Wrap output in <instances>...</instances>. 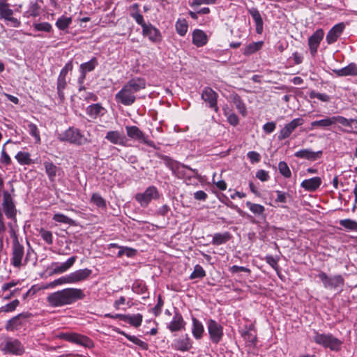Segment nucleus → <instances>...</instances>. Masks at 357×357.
<instances>
[{"label":"nucleus","instance_id":"1","mask_svg":"<svg viewBox=\"0 0 357 357\" xmlns=\"http://www.w3.org/2000/svg\"><path fill=\"white\" fill-rule=\"evenodd\" d=\"M85 296L84 291L81 289L66 288L50 294L47 297V301L51 307H57L71 305L84 299Z\"/></svg>","mask_w":357,"mask_h":357},{"label":"nucleus","instance_id":"2","mask_svg":"<svg viewBox=\"0 0 357 357\" xmlns=\"http://www.w3.org/2000/svg\"><path fill=\"white\" fill-rule=\"evenodd\" d=\"M146 80L143 77L130 79L115 95V100L125 106L132 105L136 100L135 93L146 88Z\"/></svg>","mask_w":357,"mask_h":357},{"label":"nucleus","instance_id":"3","mask_svg":"<svg viewBox=\"0 0 357 357\" xmlns=\"http://www.w3.org/2000/svg\"><path fill=\"white\" fill-rule=\"evenodd\" d=\"M0 351L4 354L21 356L25 353L26 349L19 339L7 336L0 344Z\"/></svg>","mask_w":357,"mask_h":357},{"label":"nucleus","instance_id":"4","mask_svg":"<svg viewBox=\"0 0 357 357\" xmlns=\"http://www.w3.org/2000/svg\"><path fill=\"white\" fill-rule=\"evenodd\" d=\"M312 340L316 344L333 351H340L342 344V342L332 334L320 333L317 331H314Z\"/></svg>","mask_w":357,"mask_h":357},{"label":"nucleus","instance_id":"5","mask_svg":"<svg viewBox=\"0 0 357 357\" xmlns=\"http://www.w3.org/2000/svg\"><path fill=\"white\" fill-rule=\"evenodd\" d=\"M60 142H69L77 146L89 143L91 141L88 139L78 128L70 127L58 136Z\"/></svg>","mask_w":357,"mask_h":357},{"label":"nucleus","instance_id":"6","mask_svg":"<svg viewBox=\"0 0 357 357\" xmlns=\"http://www.w3.org/2000/svg\"><path fill=\"white\" fill-rule=\"evenodd\" d=\"M31 317H32V314L29 312L20 313L6 321L4 326L5 329L9 332L24 331Z\"/></svg>","mask_w":357,"mask_h":357},{"label":"nucleus","instance_id":"7","mask_svg":"<svg viewBox=\"0 0 357 357\" xmlns=\"http://www.w3.org/2000/svg\"><path fill=\"white\" fill-rule=\"evenodd\" d=\"M27 257L24 256V247L20 243L17 244H12L11 245V257L10 259V265L17 268L27 264Z\"/></svg>","mask_w":357,"mask_h":357},{"label":"nucleus","instance_id":"8","mask_svg":"<svg viewBox=\"0 0 357 357\" xmlns=\"http://www.w3.org/2000/svg\"><path fill=\"white\" fill-rule=\"evenodd\" d=\"M125 128L128 137L146 144L150 147L157 149L155 142L150 140L149 137L146 135L138 127L135 126H126Z\"/></svg>","mask_w":357,"mask_h":357},{"label":"nucleus","instance_id":"9","mask_svg":"<svg viewBox=\"0 0 357 357\" xmlns=\"http://www.w3.org/2000/svg\"><path fill=\"white\" fill-rule=\"evenodd\" d=\"M317 277L322 282L323 286L327 289H335L344 284V278L341 275H328L324 272L319 273Z\"/></svg>","mask_w":357,"mask_h":357},{"label":"nucleus","instance_id":"10","mask_svg":"<svg viewBox=\"0 0 357 357\" xmlns=\"http://www.w3.org/2000/svg\"><path fill=\"white\" fill-rule=\"evenodd\" d=\"M159 197V192L156 187L151 185L148 187L144 192H139L135 195V200L142 207H146L152 199H156Z\"/></svg>","mask_w":357,"mask_h":357},{"label":"nucleus","instance_id":"11","mask_svg":"<svg viewBox=\"0 0 357 357\" xmlns=\"http://www.w3.org/2000/svg\"><path fill=\"white\" fill-rule=\"evenodd\" d=\"M2 206L6 216L16 222L17 209L10 193L6 190L3 192Z\"/></svg>","mask_w":357,"mask_h":357},{"label":"nucleus","instance_id":"12","mask_svg":"<svg viewBox=\"0 0 357 357\" xmlns=\"http://www.w3.org/2000/svg\"><path fill=\"white\" fill-rule=\"evenodd\" d=\"M207 328L212 342L219 343L223 336V327L216 321L210 319L207 321Z\"/></svg>","mask_w":357,"mask_h":357},{"label":"nucleus","instance_id":"13","mask_svg":"<svg viewBox=\"0 0 357 357\" xmlns=\"http://www.w3.org/2000/svg\"><path fill=\"white\" fill-rule=\"evenodd\" d=\"M202 99L206 103L208 107L213 109L215 112H218V94L211 87H204L201 94Z\"/></svg>","mask_w":357,"mask_h":357},{"label":"nucleus","instance_id":"14","mask_svg":"<svg viewBox=\"0 0 357 357\" xmlns=\"http://www.w3.org/2000/svg\"><path fill=\"white\" fill-rule=\"evenodd\" d=\"M155 156L157 158L162 160L165 165H166V167H168L169 169H171L172 171L173 174H176V172H179L181 167L188 169L190 171L196 172V169H193L188 165L181 164L180 162L172 159L169 156L162 155L160 153H156Z\"/></svg>","mask_w":357,"mask_h":357},{"label":"nucleus","instance_id":"15","mask_svg":"<svg viewBox=\"0 0 357 357\" xmlns=\"http://www.w3.org/2000/svg\"><path fill=\"white\" fill-rule=\"evenodd\" d=\"M59 337L70 342L76 343L88 347L92 344L91 340L89 337L77 333H62L60 334Z\"/></svg>","mask_w":357,"mask_h":357},{"label":"nucleus","instance_id":"16","mask_svg":"<svg viewBox=\"0 0 357 357\" xmlns=\"http://www.w3.org/2000/svg\"><path fill=\"white\" fill-rule=\"evenodd\" d=\"M98 65V62L96 57H93L90 61L82 63L79 66L80 75L77 79L78 84H84L86 74L94 70Z\"/></svg>","mask_w":357,"mask_h":357},{"label":"nucleus","instance_id":"17","mask_svg":"<svg viewBox=\"0 0 357 357\" xmlns=\"http://www.w3.org/2000/svg\"><path fill=\"white\" fill-rule=\"evenodd\" d=\"M142 35L154 43H160L162 40V34L160 30L151 23L146 24L142 28Z\"/></svg>","mask_w":357,"mask_h":357},{"label":"nucleus","instance_id":"18","mask_svg":"<svg viewBox=\"0 0 357 357\" xmlns=\"http://www.w3.org/2000/svg\"><path fill=\"white\" fill-rule=\"evenodd\" d=\"M172 347L176 351H187L192 347V341L188 334H185L174 340Z\"/></svg>","mask_w":357,"mask_h":357},{"label":"nucleus","instance_id":"19","mask_svg":"<svg viewBox=\"0 0 357 357\" xmlns=\"http://www.w3.org/2000/svg\"><path fill=\"white\" fill-rule=\"evenodd\" d=\"M185 321L179 311L175 309L172 320L167 325V328L171 332H178L185 329Z\"/></svg>","mask_w":357,"mask_h":357},{"label":"nucleus","instance_id":"20","mask_svg":"<svg viewBox=\"0 0 357 357\" xmlns=\"http://www.w3.org/2000/svg\"><path fill=\"white\" fill-rule=\"evenodd\" d=\"M92 273L89 268L79 269L67 275L70 284H75L86 280Z\"/></svg>","mask_w":357,"mask_h":357},{"label":"nucleus","instance_id":"21","mask_svg":"<svg viewBox=\"0 0 357 357\" xmlns=\"http://www.w3.org/2000/svg\"><path fill=\"white\" fill-rule=\"evenodd\" d=\"M105 139L113 144L126 146L127 139L124 134L119 130H109L106 133Z\"/></svg>","mask_w":357,"mask_h":357},{"label":"nucleus","instance_id":"22","mask_svg":"<svg viewBox=\"0 0 357 357\" xmlns=\"http://www.w3.org/2000/svg\"><path fill=\"white\" fill-rule=\"evenodd\" d=\"M324 35V31L322 29H318L310 37L308 45L312 54H314L317 52Z\"/></svg>","mask_w":357,"mask_h":357},{"label":"nucleus","instance_id":"23","mask_svg":"<svg viewBox=\"0 0 357 357\" xmlns=\"http://www.w3.org/2000/svg\"><path fill=\"white\" fill-rule=\"evenodd\" d=\"M76 259H77V257L73 256V257L68 258L66 262L62 263L61 264H59L56 262L53 263L52 265L56 266L52 270L50 275H54V274H61V273H63L67 271L68 269H70L73 266V264L76 261Z\"/></svg>","mask_w":357,"mask_h":357},{"label":"nucleus","instance_id":"24","mask_svg":"<svg viewBox=\"0 0 357 357\" xmlns=\"http://www.w3.org/2000/svg\"><path fill=\"white\" fill-rule=\"evenodd\" d=\"M344 29L343 23H339L332 27L326 36V41L328 44L335 43L342 34Z\"/></svg>","mask_w":357,"mask_h":357},{"label":"nucleus","instance_id":"25","mask_svg":"<svg viewBox=\"0 0 357 357\" xmlns=\"http://www.w3.org/2000/svg\"><path fill=\"white\" fill-rule=\"evenodd\" d=\"M321 183V178L319 176H315L309 179L303 180L301 185L307 191L314 192L320 187Z\"/></svg>","mask_w":357,"mask_h":357},{"label":"nucleus","instance_id":"26","mask_svg":"<svg viewBox=\"0 0 357 357\" xmlns=\"http://www.w3.org/2000/svg\"><path fill=\"white\" fill-rule=\"evenodd\" d=\"M86 114L93 119H96L98 117L102 116L106 109L100 103L90 105L86 107Z\"/></svg>","mask_w":357,"mask_h":357},{"label":"nucleus","instance_id":"27","mask_svg":"<svg viewBox=\"0 0 357 357\" xmlns=\"http://www.w3.org/2000/svg\"><path fill=\"white\" fill-rule=\"evenodd\" d=\"M208 42V36L204 31L195 29L192 32V43L197 47L204 46Z\"/></svg>","mask_w":357,"mask_h":357},{"label":"nucleus","instance_id":"28","mask_svg":"<svg viewBox=\"0 0 357 357\" xmlns=\"http://www.w3.org/2000/svg\"><path fill=\"white\" fill-rule=\"evenodd\" d=\"M43 166L49 180L51 182H54L56 179L57 172L60 170V168L50 160L45 161L43 162Z\"/></svg>","mask_w":357,"mask_h":357},{"label":"nucleus","instance_id":"29","mask_svg":"<svg viewBox=\"0 0 357 357\" xmlns=\"http://www.w3.org/2000/svg\"><path fill=\"white\" fill-rule=\"evenodd\" d=\"M248 13L250 14L255 22L256 32L261 34L263 31L264 22L260 13L256 8L249 9Z\"/></svg>","mask_w":357,"mask_h":357},{"label":"nucleus","instance_id":"30","mask_svg":"<svg viewBox=\"0 0 357 357\" xmlns=\"http://www.w3.org/2000/svg\"><path fill=\"white\" fill-rule=\"evenodd\" d=\"M192 333L196 340H200L204 333V327L202 323L195 317L192 318Z\"/></svg>","mask_w":357,"mask_h":357},{"label":"nucleus","instance_id":"31","mask_svg":"<svg viewBox=\"0 0 357 357\" xmlns=\"http://www.w3.org/2000/svg\"><path fill=\"white\" fill-rule=\"evenodd\" d=\"M231 237L232 236L229 231L215 233L213 236L211 243L213 245H220L228 242Z\"/></svg>","mask_w":357,"mask_h":357},{"label":"nucleus","instance_id":"32","mask_svg":"<svg viewBox=\"0 0 357 357\" xmlns=\"http://www.w3.org/2000/svg\"><path fill=\"white\" fill-rule=\"evenodd\" d=\"M321 153V151L314 152L310 149H302L294 153L296 157L307 159L310 160H316Z\"/></svg>","mask_w":357,"mask_h":357},{"label":"nucleus","instance_id":"33","mask_svg":"<svg viewBox=\"0 0 357 357\" xmlns=\"http://www.w3.org/2000/svg\"><path fill=\"white\" fill-rule=\"evenodd\" d=\"M333 124L340 123L351 129L357 128V120L354 119H347L342 116H333Z\"/></svg>","mask_w":357,"mask_h":357},{"label":"nucleus","instance_id":"34","mask_svg":"<svg viewBox=\"0 0 357 357\" xmlns=\"http://www.w3.org/2000/svg\"><path fill=\"white\" fill-rule=\"evenodd\" d=\"M333 72L337 76L356 75H357V68L354 63H350L340 69L334 70Z\"/></svg>","mask_w":357,"mask_h":357},{"label":"nucleus","instance_id":"35","mask_svg":"<svg viewBox=\"0 0 357 357\" xmlns=\"http://www.w3.org/2000/svg\"><path fill=\"white\" fill-rule=\"evenodd\" d=\"M143 321L142 314L137 313L135 314H125L123 321L130 326L137 328L141 326Z\"/></svg>","mask_w":357,"mask_h":357},{"label":"nucleus","instance_id":"36","mask_svg":"<svg viewBox=\"0 0 357 357\" xmlns=\"http://www.w3.org/2000/svg\"><path fill=\"white\" fill-rule=\"evenodd\" d=\"M43 3V0H36L34 1H31L29 6L28 10L26 11L28 16L34 17L39 16L41 10L40 4Z\"/></svg>","mask_w":357,"mask_h":357},{"label":"nucleus","instance_id":"37","mask_svg":"<svg viewBox=\"0 0 357 357\" xmlns=\"http://www.w3.org/2000/svg\"><path fill=\"white\" fill-rule=\"evenodd\" d=\"M117 331V333L119 334H121V335L125 336L128 340H130V342H132L135 344L139 346L142 349H144V350L148 349V348H149L148 344L146 342L141 340L140 339H139L136 336L128 334L126 332H124L123 331H121L119 329L118 331Z\"/></svg>","mask_w":357,"mask_h":357},{"label":"nucleus","instance_id":"38","mask_svg":"<svg viewBox=\"0 0 357 357\" xmlns=\"http://www.w3.org/2000/svg\"><path fill=\"white\" fill-rule=\"evenodd\" d=\"M10 15H14V11L11 9V5L8 2V0H0V20Z\"/></svg>","mask_w":357,"mask_h":357},{"label":"nucleus","instance_id":"39","mask_svg":"<svg viewBox=\"0 0 357 357\" xmlns=\"http://www.w3.org/2000/svg\"><path fill=\"white\" fill-rule=\"evenodd\" d=\"M73 22L71 17L62 15L56 22V26L61 31H66Z\"/></svg>","mask_w":357,"mask_h":357},{"label":"nucleus","instance_id":"40","mask_svg":"<svg viewBox=\"0 0 357 357\" xmlns=\"http://www.w3.org/2000/svg\"><path fill=\"white\" fill-rule=\"evenodd\" d=\"M31 155L28 152L19 151L15 156L17 162L22 165H29L33 163V161L30 158Z\"/></svg>","mask_w":357,"mask_h":357},{"label":"nucleus","instance_id":"41","mask_svg":"<svg viewBox=\"0 0 357 357\" xmlns=\"http://www.w3.org/2000/svg\"><path fill=\"white\" fill-rule=\"evenodd\" d=\"M232 102L235 105L236 109L243 115L245 116L247 111L246 107L241 98L238 94H234L231 96Z\"/></svg>","mask_w":357,"mask_h":357},{"label":"nucleus","instance_id":"42","mask_svg":"<svg viewBox=\"0 0 357 357\" xmlns=\"http://www.w3.org/2000/svg\"><path fill=\"white\" fill-rule=\"evenodd\" d=\"M67 86V80L66 78L58 77L56 82V90L59 99L61 102H63L65 100V95L63 93V90Z\"/></svg>","mask_w":357,"mask_h":357},{"label":"nucleus","instance_id":"43","mask_svg":"<svg viewBox=\"0 0 357 357\" xmlns=\"http://www.w3.org/2000/svg\"><path fill=\"white\" fill-rule=\"evenodd\" d=\"M263 46V42H254L246 45L243 50V54L248 56L259 51Z\"/></svg>","mask_w":357,"mask_h":357},{"label":"nucleus","instance_id":"44","mask_svg":"<svg viewBox=\"0 0 357 357\" xmlns=\"http://www.w3.org/2000/svg\"><path fill=\"white\" fill-rule=\"evenodd\" d=\"M33 30L36 31H43L50 33L52 31V26L49 22H34L33 24Z\"/></svg>","mask_w":357,"mask_h":357},{"label":"nucleus","instance_id":"45","mask_svg":"<svg viewBox=\"0 0 357 357\" xmlns=\"http://www.w3.org/2000/svg\"><path fill=\"white\" fill-rule=\"evenodd\" d=\"M333 125V117H326L325 119L319 120V121H314L311 123V126L313 128L315 127H322V128H326L329 127Z\"/></svg>","mask_w":357,"mask_h":357},{"label":"nucleus","instance_id":"46","mask_svg":"<svg viewBox=\"0 0 357 357\" xmlns=\"http://www.w3.org/2000/svg\"><path fill=\"white\" fill-rule=\"evenodd\" d=\"M242 336L243 339L248 343L252 345H255L257 341V335L255 331H253L251 328H250L246 331H244L242 333Z\"/></svg>","mask_w":357,"mask_h":357},{"label":"nucleus","instance_id":"47","mask_svg":"<svg viewBox=\"0 0 357 357\" xmlns=\"http://www.w3.org/2000/svg\"><path fill=\"white\" fill-rule=\"evenodd\" d=\"M1 20H3L5 24L8 26L18 28L21 26V21L20 19L14 17V15H7Z\"/></svg>","mask_w":357,"mask_h":357},{"label":"nucleus","instance_id":"48","mask_svg":"<svg viewBox=\"0 0 357 357\" xmlns=\"http://www.w3.org/2000/svg\"><path fill=\"white\" fill-rule=\"evenodd\" d=\"M188 29V25L185 20H178L176 22V30L178 35L184 36Z\"/></svg>","mask_w":357,"mask_h":357},{"label":"nucleus","instance_id":"49","mask_svg":"<svg viewBox=\"0 0 357 357\" xmlns=\"http://www.w3.org/2000/svg\"><path fill=\"white\" fill-rule=\"evenodd\" d=\"M246 206L255 215H262L265 211L264 206L258 204H254L249 201L246 202Z\"/></svg>","mask_w":357,"mask_h":357},{"label":"nucleus","instance_id":"50","mask_svg":"<svg viewBox=\"0 0 357 357\" xmlns=\"http://www.w3.org/2000/svg\"><path fill=\"white\" fill-rule=\"evenodd\" d=\"M40 236L43 238V240L49 245L53 243V235L52 231L45 229L44 228H40L38 229Z\"/></svg>","mask_w":357,"mask_h":357},{"label":"nucleus","instance_id":"51","mask_svg":"<svg viewBox=\"0 0 357 357\" xmlns=\"http://www.w3.org/2000/svg\"><path fill=\"white\" fill-rule=\"evenodd\" d=\"M91 201L98 208H105L107 207L106 201L98 193H93Z\"/></svg>","mask_w":357,"mask_h":357},{"label":"nucleus","instance_id":"52","mask_svg":"<svg viewBox=\"0 0 357 357\" xmlns=\"http://www.w3.org/2000/svg\"><path fill=\"white\" fill-rule=\"evenodd\" d=\"M27 130L29 133L34 137L36 142H40V136L37 126L33 123H29L27 125Z\"/></svg>","mask_w":357,"mask_h":357},{"label":"nucleus","instance_id":"53","mask_svg":"<svg viewBox=\"0 0 357 357\" xmlns=\"http://www.w3.org/2000/svg\"><path fill=\"white\" fill-rule=\"evenodd\" d=\"M206 276V271L202 268V266L197 264L195 268L194 271L190 275V279L194 280L197 278H203Z\"/></svg>","mask_w":357,"mask_h":357},{"label":"nucleus","instance_id":"54","mask_svg":"<svg viewBox=\"0 0 357 357\" xmlns=\"http://www.w3.org/2000/svg\"><path fill=\"white\" fill-rule=\"evenodd\" d=\"M340 224L348 230L357 231V222L354 220L351 219L341 220Z\"/></svg>","mask_w":357,"mask_h":357},{"label":"nucleus","instance_id":"55","mask_svg":"<svg viewBox=\"0 0 357 357\" xmlns=\"http://www.w3.org/2000/svg\"><path fill=\"white\" fill-rule=\"evenodd\" d=\"M132 290L136 294H144L147 288L143 282H135L132 286Z\"/></svg>","mask_w":357,"mask_h":357},{"label":"nucleus","instance_id":"56","mask_svg":"<svg viewBox=\"0 0 357 357\" xmlns=\"http://www.w3.org/2000/svg\"><path fill=\"white\" fill-rule=\"evenodd\" d=\"M55 222L65 223L68 225H73L74 221L68 218V216L62 213H56L54 215L52 218Z\"/></svg>","mask_w":357,"mask_h":357},{"label":"nucleus","instance_id":"57","mask_svg":"<svg viewBox=\"0 0 357 357\" xmlns=\"http://www.w3.org/2000/svg\"><path fill=\"white\" fill-rule=\"evenodd\" d=\"M19 304L20 301L17 299H15L12 302L7 303L6 305L0 307V312H11L16 309Z\"/></svg>","mask_w":357,"mask_h":357},{"label":"nucleus","instance_id":"58","mask_svg":"<svg viewBox=\"0 0 357 357\" xmlns=\"http://www.w3.org/2000/svg\"><path fill=\"white\" fill-rule=\"evenodd\" d=\"M63 284H70L68 278V275H65L63 277H61L51 282H50L47 286L46 288H54L56 286L61 285Z\"/></svg>","mask_w":357,"mask_h":357},{"label":"nucleus","instance_id":"59","mask_svg":"<svg viewBox=\"0 0 357 357\" xmlns=\"http://www.w3.org/2000/svg\"><path fill=\"white\" fill-rule=\"evenodd\" d=\"M278 169L280 174L283 175L284 177H290V170L287 164L285 162H280L278 164Z\"/></svg>","mask_w":357,"mask_h":357},{"label":"nucleus","instance_id":"60","mask_svg":"<svg viewBox=\"0 0 357 357\" xmlns=\"http://www.w3.org/2000/svg\"><path fill=\"white\" fill-rule=\"evenodd\" d=\"M73 65L72 61H68L66 63L63 68L61 70L58 77L66 78L69 72L73 70Z\"/></svg>","mask_w":357,"mask_h":357},{"label":"nucleus","instance_id":"61","mask_svg":"<svg viewBox=\"0 0 357 357\" xmlns=\"http://www.w3.org/2000/svg\"><path fill=\"white\" fill-rule=\"evenodd\" d=\"M130 16L135 20V22L138 24H139L142 26V28H143L146 24H147L144 20L143 15L140 14L137 10L136 12L131 13Z\"/></svg>","mask_w":357,"mask_h":357},{"label":"nucleus","instance_id":"62","mask_svg":"<svg viewBox=\"0 0 357 357\" xmlns=\"http://www.w3.org/2000/svg\"><path fill=\"white\" fill-rule=\"evenodd\" d=\"M164 305V302L162 299V297L160 295L158 297L157 304L152 309V312L154 314L155 316H159L162 311V307Z\"/></svg>","mask_w":357,"mask_h":357},{"label":"nucleus","instance_id":"63","mask_svg":"<svg viewBox=\"0 0 357 357\" xmlns=\"http://www.w3.org/2000/svg\"><path fill=\"white\" fill-rule=\"evenodd\" d=\"M310 96L311 98H317L322 102H328L330 100V97L327 94L320 93L314 91L311 92Z\"/></svg>","mask_w":357,"mask_h":357},{"label":"nucleus","instance_id":"64","mask_svg":"<svg viewBox=\"0 0 357 357\" xmlns=\"http://www.w3.org/2000/svg\"><path fill=\"white\" fill-rule=\"evenodd\" d=\"M5 145L6 144L3 145L1 151L0 161L5 165H9L11 164V159L4 149Z\"/></svg>","mask_w":357,"mask_h":357}]
</instances>
